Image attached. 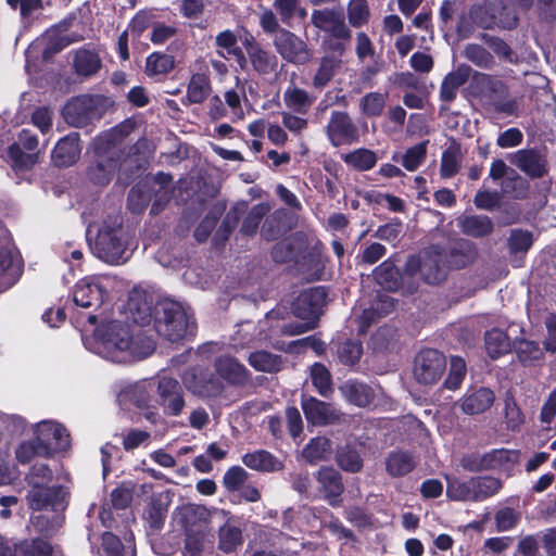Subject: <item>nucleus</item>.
Wrapping results in <instances>:
<instances>
[{
  "mask_svg": "<svg viewBox=\"0 0 556 556\" xmlns=\"http://www.w3.org/2000/svg\"><path fill=\"white\" fill-rule=\"evenodd\" d=\"M128 306L137 324L141 326L149 325L153 319L157 333L170 342L182 340L193 325L181 304L173 300L157 301L153 308L147 303L141 308L140 305H136L130 300Z\"/></svg>",
  "mask_w": 556,
  "mask_h": 556,
  "instance_id": "1",
  "label": "nucleus"
},
{
  "mask_svg": "<svg viewBox=\"0 0 556 556\" xmlns=\"http://www.w3.org/2000/svg\"><path fill=\"white\" fill-rule=\"evenodd\" d=\"M99 337L105 346L122 354L121 361L143 359L155 351L154 340L143 331L132 333L130 326L119 320H112L99 330Z\"/></svg>",
  "mask_w": 556,
  "mask_h": 556,
  "instance_id": "2",
  "label": "nucleus"
},
{
  "mask_svg": "<svg viewBox=\"0 0 556 556\" xmlns=\"http://www.w3.org/2000/svg\"><path fill=\"white\" fill-rule=\"evenodd\" d=\"M124 124L111 128L99 136L96 141V160L91 162L86 175L90 182L104 187L111 182L116 169L121 165L122 151L115 149V144L128 135Z\"/></svg>",
  "mask_w": 556,
  "mask_h": 556,
  "instance_id": "3",
  "label": "nucleus"
},
{
  "mask_svg": "<svg viewBox=\"0 0 556 556\" xmlns=\"http://www.w3.org/2000/svg\"><path fill=\"white\" fill-rule=\"evenodd\" d=\"M110 104V99L100 94H85L68 101L63 109L66 122L74 127H86L100 119Z\"/></svg>",
  "mask_w": 556,
  "mask_h": 556,
  "instance_id": "4",
  "label": "nucleus"
},
{
  "mask_svg": "<svg viewBox=\"0 0 556 556\" xmlns=\"http://www.w3.org/2000/svg\"><path fill=\"white\" fill-rule=\"evenodd\" d=\"M126 248L127 242L122 224L117 226L104 224L99 229L93 247L97 257L112 265L124 263L127 260L124 257Z\"/></svg>",
  "mask_w": 556,
  "mask_h": 556,
  "instance_id": "5",
  "label": "nucleus"
},
{
  "mask_svg": "<svg viewBox=\"0 0 556 556\" xmlns=\"http://www.w3.org/2000/svg\"><path fill=\"white\" fill-rule=\"evenodd\" d=\"M519 451L508 448H493L486 453L478 452L466 454L460 459L462 467L469 472H481L501 469L508 464L517 463Z\"/></svg>",
  "mask_w": 556,
  "mask_h": 556,
  "instance_id": "6",
  "label": "nucleus"
},
{
  "mask_svg": "<svg viewBox=\"0 0 556 556\" xmlns=\"http://www.w3.org/2000/svg\"><path fill=\"white\" fill-rule=\"evenodd\" d=\"M446 370V358L435 349L421 350L414 359L413 372L417 382L421 384H434Z\"/></svg>",
  "mask_w": 556,
  "mask_h": 556,
  "instance_id": "7",
  "label": "nucleus"
},
{
  "mask_svg": "<svg viewBox=\"0 0 556 556\" xmlns=\"http://www.w3.org/2000/svg\"><path fill=\"white\" fill-rule=\"evenodd\" d=\"M326 136L332 147L351 146L361 139L357 125L345 111H332L325 127Z\"/></svg>",
  "mask_w": 556,
  "mask_h": 556,
  "instance_id": "8",
  "label": "nucleus"
},
{
  "mask_svg": "<svg viewBox=\"0 0 556 556\" xmlns=\"http://www.w3.org/2000/svg\"><path fill=\"white\" fill-rule=\"evenodd\" d=\"M182 380L191 393L202 399H216L225 390L218 376L200 367H193L186 371Z\"/></svg>",
  "mask_w": 556,
  "mask_h": 556,
  "instance_id": "9",
  "label": "nucleus"
},
{
  "mask_svg": "<svg viewBox=\"0 0 556 556\" xmlns=\"http://www.w3.org/2000/svg\"><path fill=\"white\" fill-rule=\"evenodd\" d=\"M327 296L328 288L325 286H316L301 291L292 303L293 315L317 324L326 305Z\"/></svg>",
  "mask_w": 556,
  "mask_h": 556,
  "instance_id": "10",
  "label": "nucleus"
},
{
  "mask_svg": "<svg viewBox=\"0 0 556 556\" xmlns=\"http://www.w3.org/2000/svg\"><path fill=\"white\" fill-rule=\"evenodd\" d=\"M67 497L68 493L62 485L46 486L33 482V486L27 494V502L33 510L39 511L47 508L59 510L65 508Z\"/></svg>",
  "mask_w": 556,
  "mask_h": 556,
  "instance_id": "11",
  "label": "nucleus"
},
{
  "mask_svg": "<svg viewBox=\"0 0 556 556\" xmlns=\"http://www.w3.org/2000/svg\"><path fill=\"white\" fill-rule=\"evenodd\" d=\"M508 0H484L485 17L476 20L477 24L484 28H491L497 24L503 29H515L519 24V17L516 12L508 7Z\"/></svg>",
  "mask_w": 556,
  "mask_h": 556,
  "instance_id": "12",
  "label": "nucleus"
},
{
  "mask_svg": "<svg viewBox=\"0 0 556 556\" xmlns=\"http://www.w3.org/2000/svg\"><path fill=\"white\" fill-rule=\"evenodd\" d=\"M277 52L289 63L305 64L309 60V50L304 40L289 29H281L274 38Z\"/></svg>",
  "mask_w": 556,
  "mask_h": 556,
  "instance_id": "13",
  "label": "nucleus"
},
{
  "mask_svg": "<svg viewBox=\"0 0 556 556\" xmlns=\"http://www.w3.org/2000/svg\"><path fill=\"white\" fill-rule=\"evenodd\" d=\"M157 392L160 404L166 416H179L186 405L185 392L178 380L163 377L159 380Z\"/></svg>",
  "mask_w": 556,
  "mask_h": 556,
  "instance_id": "14",
  "label": "nucleus"
},
{
  "mask_svg": "<svg viewBox=\"0 0 556 556\" xmlns=\"http://www.w3.org/2000/svg\"><path fill=\"white\" fill-rule=\"evenodd\" d=\"M445 248L430 244L424 249L422 280L431 286L440 285L446 279L447 267L444 261Z\"/></svg>",
  "mask_w": 556,
  "mask_h": 556,
  "instance_id": "15",
  "label": "nucleus"
},
{
  "mask_svg": "<svg viewBox=\"0 0 556 556\" xmlns=\"http://www.w3.org/2000/svg\"><path fill=\"white\" fill-rule=\"evenodd\" d=\"M301 407L307 422L313 426L334 425L341 420V413L330 403L314 396L302 395Z\"/></svg>",
  "mask_w": 556,
  "mask_h": 556,
  "instance_id": "16",
  "label": "nucleus"
},
{
  "mask_svg": "<svg viewBox=\"0 0 556 556\" xmlns=\"http://www.w3.org/2000/svg\"><path fill=\"white\" fill-rule=\"evenodd\" d=\"M108 291L98 279L84 278L80 279L74 287L73 301L76 306L83 308H99L105 298Z\"/></svg>",
  "mask_w": 556,
  "mask_h": 556,
  "instance_id": "17",
  "label": "nucleus"
},
{
  "mask_svg": "<svg viewBox=\"0 0 556 556\" xmlns=\"http://www.w3.org/2000/svg\"><path fill=\"white\" fill-rule=\"evenodd\" d=\"M319 491L331 507H339L342 504L344 484L342 475L333 467H320L316 475Z\"/></svg>",
  "mask_w": 556,
  "mask_h": 556,
  "instance_id": "18",
  "label": "nucleus"
},
{
  "mask_svg": "<svg viewBox=\"0 0 556 556\" xmlns=\"http://www.w3.org/2000/svg\"><path fill=\"white\" fill-rule=\"evenodd\" d=\"M471 87L476 96L488 98L492 100V102L496 100H504L509 94V89L506 83L485 73L475 72L472 75Z\"/></svg>",
  "mask_w": 556,
  "mask_h": 556,
  "instance_id": "19",
  "label": "nucleus"
},
{
  "mask_svg": "<svg viewBox=\"0 0 556 556\" xmlns=\"http://www.w3.org/2000/svg\"><path fill=\"white\" fill-rule=\"evenodd\" d=\"M80 136L78 132H70L61 138L52 150L51 159L56 167H68L77 162L80 156Z\"/></svg>",
  "mask_w": 556,
  "mask_h": 556,
  "instance_id": "20",
  "label": "nucleus"
},
{
  "mask_svg": "<svg viewBox=\"0 0 556 556\" xmlns=\"http://www.w3.org/2000/svg\"><path fill=\"white\" fill-rule=\"evenodd\" d=\"M214 367L219 379H224L233 387H244L251 379V374L245 366L231 356L217 357Z\"/></svg>",
  "mask_w": 556,
  "mask_h": 556,
  "instance_id": "21",
  "label": "nucleus"
},
{
  "mask_svg": "<svg viewBox=\"0 0 556 556\" xmlns=\"http://www.w3.org/2000/svg\"><path fill=\"white\" fill-rule=\"evenodd\" d=\"M37 433L42 443L50 448V457L54 453L65 451L71 445V435L67 429L58 422L42 421L38 426Z\"/></svg>",
  "mask_w": 556,
  "mask_h": 556,
  "instance_id": "22",
  "label": "nucleus"
},
{
  "mask_svg": "<svg viewBox=\"0 0 556 556\" xmlns=\"http://www.w3.org/2000/svg\"><path fill=\"white\" fill-rule=\"evenodd\" d=\"M477 256L478 251L473 242L458 239L445 249L444 261L448 269H462L471 265Z\"/></svg>",
  "mask_w": 556,
  "mask_h": 556,
  "instance_id": "23",
  "label": "nucleus"
},
{
  "mask_svg": "<svg viewBox=\"0 0 556 556\" xmlns=\"http://www.w3.org/2000/svg\"><path fill=\"white\" fill-rule=\"evenodd\" d=\"M514 164L531 179L543 178L548 174L547 160L536 149L519 150Z\"/></svg>",
  "mask_w": 556,
  "mask_h": 556,
  "instance_id": "24",
  "label": "nucleus"
},
{
  "mask_svg": "<svg viewBox=\"0 0 556 556\" xmlns=\"http://www.w3.org/2000/svg\"><path fill=\"white\" fill-rule=\"evenodd\" d=\"M472 74V68L463 63L455 71L450 72L442 80L440 87V99L451 103L456 99L457 90L465 85Z\"/></svg>",
  "mask_w": 556,
  "mask_h": 556,
  "instance_id": "25",
  "label": "nucleus"
},
{
  "mask_svg": "<svg viewBox=\"0 0 556 556\" xmlns=\"http://www.w3.org/2000/svg\"><path fill=\"white\" fill-rule=\"evenodd\" d=\"M340 391L344 399L357 407H367L375 400L374 389L362 381L350 379L345 381L341 387Z\"/></svg>",
  "mask_w": 556,
  "mask_h": 556,
  "instance_id": "26",
  "label": "nucleus"
},
{
  "mask_svg": "<svg viewBox=\"0 0 556 556\" xmlns=\"http://www.w3.org/2000/svg\"><path fill=\"white\" fill-rule=\"evenodd\" d=\"M494 393L489 388H479L471 393H466L460 403V408L466 415H478L488 410L494 403Z\"/></svg>",
  "mask_w": 556,
  "mask_h": 556,
  "instance_id": "27",
  "label": "nucleus"
},
{
  "mask_svg": "<svg viewBox=\"0 0 556 556\" xmlns=\"http://www.w3.org/2000/svg\"><path fill=\"white\" fill-rule=\"evenodd\" d=\"M289 214L285 208H277L264 217L261 236L266 241H275L290 230Z\"/></svg>",
  "mask_w": 556,
  "mask_h": 556,
  "instance_id": "28",
  "label": "nucleus"
},
{
  "mask_svg": "<svg viewBox=\"0 0 556 556\" xmlns=\"http://www.w3.org/2000/svg\"><path fill=\"white\" fill-rule=\"evenodd\" d=\"M176 66L175 56L162 51H154L146 59L144 74L154 79L166 77Z\"/></svg>",
  "mask_w": 556,
  "mask_h": 556,
  "instance_id": "29",
  "label": "nucleus"
},
{
  "mask_svg": "<svg viewBox=\"0 0 556 556\" xmlns=\"http://www.w3.org/2000/svg\"><path fill=\"white\" fill-rule=\"evenodd\" d=\"M15 556H55L54 546L47 535L15 541Z\"/></svg>",
  "mask_w": 556,
  "mask_h": 556,
  "instance_id": "30",
  "label": "nucleus"
},
{
  "mask_svg": "<svg viewBox=\"0 0 556 556\" xmlns=\"http://www.w3.org/2000/svg\"><path fill=\"white\" fill-rule=\"evenodd\" d=\"M242 463L248 468L260 472H275L283 469V464L266 450L245 453L242 456Z\"/></svg>",
  "mask_w": 556,
  "mask_h": 556,
  "instance_id": "31",
  "label": "nucleus"
},
{
  "mask_svg": "<svg viewBox=\"0 0 556 556\" xmlns=\"http://www.w3.org/2000/svg\"><path fill=\"white\" fill-rule=\"evenodd\" d=\"M416 466V457L407 451H392L386 459V470L393 478L408 475Z\"/></svg>",
  "mask_w": 556,
  "mask_h": 556,
  "instance_id": "32",
  "label": "nucleus"
},
{
  "mask_svg": "<svg viewBox=\"0 0 556 556\" xmlns=\"http://www.w3.org/2000/svg\"><path fill=\"white\" fill-rule=\"evenodd\" d=\"M460 231L472 238H483L493 232L494 225L486 215H465L458 218Z\"/></svg>",
  "mask_w": 556,
  "mask_h": 556,
  "instance_id": "33",
  "label": "nucleus"
},
{
  "mask_svg": "<svg viewBox=\"0 0 556 556\" xmlns=\"http://www.w3.org/2000/svg\"><path fill=\"white\" fill-rule=\"evenodd\" d=\"M484 345L488 355L492 359H497L513 350L510 338L500 328H492L485 331Z\"/></svg>",
  "mask_w": 556,
  "mask_h": 556,
  "instance_id": "34",
  "label": "nucleus"
},
{
  "mask_svg": "<svg viewBox=\"0 0 556 556\" xmlns=\"http://www.w3.org/2000/svg\"><path fill=\"white\" fill-rule=\"evenodd\" d=\"M376 282L384 290L397 291L402 287V273L391 260H386L372 271Z\"/></svg>",
  "mask_w": 556,
  "mask_h": 556,
  "instance_id": "35",
  "label": "nucleus"
},
{
  "mask_svg": "<svg viewBox=\"0 0 556 556\" xmlns=\"http://www.w3.org/2000/svg\"><path fill=\"white\" fill-rule=\"evenodd\" d=\"M516 354L518 362L523 367L533 366L536 362L544 358V352L540 344L533 340L517 338L513 342V350Z\"/></svg>",
  "mask_w": 556,
  "mask_h": 556,
  "instance_id": "36",
  "label": "nucleus"
},
{
  "mask_svg": "<svg viewBox=\"0 0 556 556\" xmlns=\"http://www.w3.org/2000/svg\"><path fill=\"white\" fill-rule=\"evenodd\" d=\"M473 502H482L494 496L503 486L501 479L491 476H477L469 479Z\"/></svg>",
  "mask_w": 556,
  "mask_h": 556,
  "instance_id": "37",
  "label": "nucleus"
},
{
  "mask_svg": "<svg viewBox=\"0 0 556 556\" xmlns=\"http://www.w3.org/2000/svg\"><path fill=\"white\" fill-rule=\"evenodd\" d=\"M343 162L351 168L357 172H367L372 169L377 162L378 156L375 151L367 148H358L346 154L342 155Z\"/></svg>",
  "mask_w": 556,
  "mask_h": 556,
  "instance_id": "38",
  "label": "nucleus"
},
{
  "mask_svg": "<svg viewBox=\"0 0 556 556\" xmlns=\"http://www.w3.org/2000/svg\"><path fill=\"white\" fill-rule=\"evenodd\" d=\"M336 462L342 470L351 473L359 472L364 465L357 447L351 443L338 447Z\"/></svg>",
  "mask_w": 556,
  "mask_h": 556,
  "instance_id": "39",
  "label": "nucleus"
},
{
  "mask_svg": "<svg viewBox=\"0 0 556 556\" xmlns=\"http://www.w3.org/2000/svg\"><path fill=\"white\" fill-rule=\"evenodd\" d=\"M210 78L205 74H192L187 86L186 99L190 104L202 103L210 94Z\"/></svg>",
  "mask_w": 556,
  "mask_h": 556,
  "instance_id": "40",
  "label": "nucleus"
},
{
  "mask_svg": "<svg viewBox=\"0 0 556 556\" xmlns=\"http://www.w3.org/2000/svg\"><path fill=\"white\" fill-rule=\"evenodd\" d=\"M74 68L77 75L90 77L101 68V60L96 52L80 49L75 54Z\"/></svg>",
  "mask_w": 556,
  "mask_h": 556,
  "instance_id": "41",
  "label": "nucleus"
},
{
  "mask_svg": "<svg viewBox=\"0 0 556 556\" xmlns=\"http://www.w3.org/2000/svg\"><path fill=\"white\" fill-rule=\"evenodd\" d=\"M248 362L255 370L264 372H277L282 365L280 355L264 350L252 352Z\"/></svg>",
  "mask_w": 556,
  "mask_h": 556,
  "instance_id": "42",
  "label": "nucleus"
},
{
  "mask_svg": "<svg viewBox=\"0 0 556 556\" xmlns=\"http://www.w3.org/2000/svg\"><path fill=\"white\" fill-rule=\"evenodd\" d=\"M283 101L288 109L293 112L305 114L314 103V98L299 87H288L283 93Z\"/></svg>",
  "mask_w": 556,
  "mask_h": 556,
  "instance_id": "43",
  "label": "nucleus"
},
{
  "mask_svg": "<svg viewBox=\"0 0 556 556\" xmlns=\"http://www.w3.org/2000/svg\"><path fill=\"white\" fill-rule=\"evenodd\" d=\"M248 61L253 70L261 75H268L275 72L278 65L277 56L262 46L248 54Z\"/></svg>",
  "mask_w": 556,
  "mask_h": 556,
  "instance_id": "44",
  "label": "nucleus"
},
{
  "mask_svg": "<svg viewBox=\"0 0 556 556\" xmlns=\"http://www.w3.org/2000/svg\"><path fill=\"white\" fill-rule=\"evenodd\" d=\"M35 456L50 457V448L41 442L38 433L34 440L22 442L16 448V458L21 464H28Z\"/></svg>",
  "mask_w": 556,
  "mask_h": 556,
  "instance_id": "45",
  "label": "nucleus"
},
{
  "mask_svg": "<svg viewBox=\"0 0 556 556\" xmlns=\"http://www.w3.org/2000/svg\"><path fill=\"white\" fill-rule=\"evenodd\" d=\"M341 61L334 56H324L320 60L319 67L313 77V87L315 89H324L334 77L337 70L340 67Z\"/></svg>",
  "mask_w": 556,
  "mask_h": 556,
  "instance_id": "46",
  "label": "nucleus"
},
{
  "mask_svg": "<svg viewBox=\"0 0 556 556\" xmlns=\"http://www.w3.org/2000/svg\"><path fill=\"white\" fill-rule=\"evenodd\" d=\"M460 146L453 141L441 156L440 176L444 179L454 177L459 170Z\"/></svg>",
  "mask_w": 556,
  "mask_h": 556,
  "instance_id": "47",
  "label": "nucleus"
},
{
  "mask_svg": "<svg viewBox=\"0 0 556 556\" xmlns=\"http://www.w3.org/2000/svg\"><path fill=\"white\" fill-rule=\"evenodd\" d=\"M270 206L266 202L257 203L251 207L243 218L240 232L245 236H254L257 232L260 224L269 213Z\"/></svg>",
  "mask_w": 556,
  "mask_h": 556,
  "instance_id": "48",
  "label": "nucleus"
},
{
  "mask_svg": "<svg viewBox=\"0 0 556 556\" xmlns=\"http://www.w3.org/2000/svg\"><path fill=\"white\" fill-rule=\"evenodd\" d=\"M243 544L242 531L237 526L225 523L218 531V548L224 553H232Z\"/></svg>",
  "mask_w": 556,
  "mask_h": 556,
  "instance_id": "49",
  "label": "nucleus"
},
{
  "mask_svg": "<svg viewBox=\"0 0 556 556\" xmlns=\"http://www.w3.org/2000/svg\"><path fill=\"white\" fill-rule=\"evenodd\" d=\"M336 352L343 365L352 366L358 363L363 355V344L359 340L346 339L336 344Z\"/></svg>",
  "mask_w": 556,
  "mask_h": 556,
  "instance_id": "50",
  "label": "nucleus"
},
{
  "mask_svg": "<svg viewBox=\"0 0 556 556\" xmlns=\"http://www.w3.org/2000/svg\"><path fill=\"white\" fill-rule=\"evenodd\" d=\"M532 245L533 233L530 230L515 228L509 231L507 247L510 254H526Z\"/></svg>",
  "mask_w": 556,
  "mask_h": 556,
  "instance_id": "51",
  "label": "nucleus"
},
{
  "mask_svg": "<svg viewBox=\"0 0 556 556\" xmlns=\"http://www.w3.org/2000/svg\"><path fill=\"white\" fill-rule=\"evenodd\" d=\"M331 441L326 437H316L308 441L303 448V456L308 463H316L326 459L330 453Z\"/></svg>",
  "mask_w": 556,
  "mask_h": 556,
  "instance_id": "52",
  "label": "nucleus"
},
{
  "mask_svg": "<svg viewBox=\"0 0 556 556\" xmlns=\"http://www.w3.org/2000/svg\"><path fill=\"white\" fill-rule=\"evenodd\" d=\"M428 140L421 141L406 149L401 164L408 172H415L426 161Z\"/></svg>",
  "mask_w": 556,
  "mask_h": 556,
  "instance_id": "53",
  "label": "nucleus"
},
{
  "mask_svg": "<svg viewBox=\"0 0 556 556\" xmlns=\"http://www.w3.org/2000/svg\"><path fill=\"white\" fill-rule=\"evenodd\" d=\"M311 379L318 393L327 397L332 392V380L329 369L321 363H315L311 369Z\"/></svg>",
  "mask_w": 556,
  "mask_h": 556,
  "instance_id": "54",
  "label": "nucleus"
},
{
  "mask_svg": "<svg viewBox=\"0 0 556 556\" xmlns=\"http://www.w3.org/2000/svg\"><path fill=\"white\" fill-rule=\"evenodd\" d=\"M465 58L476 66L489 70L494 65L493 55L478 43H468L464 50Z\"/></svg>",
  "mask_w": 556,
  "mask_h": 556,
  "instance_id": "55",
  "label": "nucleus"
},
{
  "mask_svg": "<svg viewBox=\"0 0 556 556\" xmlns=\"http://www.w3.org/2000/svg\"><path fill=\"white\" fill-rule=\"evenodd\" d=\"M8 155L15 170H29L36 163V156L24 152L21 144L17 142H13L9 146Z\"/></svg>",
  "mask_w": 556,
  "mask_h": 556,
  "instance_id": "56",
  "label": "nucleus"
},
{
  "mask_svg": "<svg viewBox=\"0 0 556 556\" xmlns=\"http://www.w3.org/2000/svg\"><path fill=\"white\" fill-rule=\"evenodd\" d=\"M489 177L494 181L505 178V190L510 187V182L521 179L519 174L515 169L509 168L502 159H495L492 162Z\"/></svg>",
  "mask_w": 556,
  "mask_h": 556,
  "instance_id": "57",
  "label": "nucleus"
},
{
  "mask_svg": "<svg viewBox=\"0 0 556 556\" xmlns=\"http://www.w3.org/2000/svg\"><path fill=\"white\" fill-rule=\"evenodd\" d=\"M101 548L104 556H135L134 553H127L119 536L110 531L102 533Z\"/></svg>",
  "mask_w": 556,
  "mask_h": 556,
  "instance_id": "58",
  "label": "nucleus"
},
{
  "mask_svg": "<svg viewBox=\"0 0 556 556\" xmlns=\"http://www.w3.org/2000/svg\"><path fill=\"white\" fill-rule=\"evenodd\" d=\"M387 254V248L379 242H371L363 248L355 256L357 265L369 266L376 264Z\"/></svg>",
  "mask_w": 556,
  "mask_h": 556,
  "instance_id": "59",
  "label": "nucleus"
},
{
  "mask_svg": "<svg viewBox=\"0 0 556 556\" xmlns=\"http://www.w3.org/2000/svg\"><path fill=\"white\" fill-rule=\"evenodd\" d=\"M386 105V99L382 93L369 92L361 100V110L368 117L380 116Z\"/></svg>",
  "mask_w": 556,
  "mask_h": 556,
  "instance_id": "60",
  "label": "nucleus"
},
{
  "mask_svg": "<svg viewBox=\"0 0 556 556\" xmlns=\"http://www.w3.org/2000/svg\"><path fill=\"white\" fill-rule=\"evenodd\" d=\"M349 22L353 27H361L368 22L369 8L366 0H352L348 7Z\"/></svg>",
  "mask_w": 556,
  "mask_h": 556,
  "instance_id": "61",
  "label": "nucleus"
},
{
  "mask_svg": "<svg viewBox=\"0 0 556 556\" xmlns=\"http://www.w3.org/2000/svg\"><path fill=\"white\" fill-rule=\"evenodd\" d=\"M466 376V364L462 357H453L451 359V368L446 379L444 380V387L448 390H457Z\"/></svg>",
  "mask_w": 556,
  "mask_h": 556,
  "instance_id": "62",
  "label": "nucleus"
},
{
  "mask_svg": "<svg viewBox=\"0 0 556 556\" xmlns=\"http://www.w3.org/2000/svg\"><path fill=\"white\" fill-rule=\"evenodd\" d=\"M503 193L498 190H478L473 198L475 206L479 210L492 211L501 206Z\"/></svg>",
  "mask_w": 556,
  "mask_h": 556,
  "instance_id": "63",
  "label": "nucleus"
},
{
  "mask_svg": "<svg viewBox=\"0 0 556 556\" xmlns=\"http://www.w3.org/2000/svg\"><path fill=\"white\" fill-rule=\"evenodd\" d=\"M241 212L237 207H232L224 217L220 226L216 230L215 240L225 242L229 239L232 231L239 224Z\"/></svg>",
  "mask_w": 556,
  "mask_h": 556,
  "instance_id": "64",
  "label": "nucleus"
}]
</instances>
